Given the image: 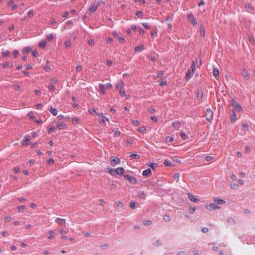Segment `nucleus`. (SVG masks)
<instances>
[{
    "label": "nucleus",
    "mask_w": 255,
    "mask_h": 255,
    "mask_svg": "<svg viewBox=\"0 0 255 255\" xmlns=\"http://www.w3.org/2000/svg\"><path fill=\"white\" fill-rule=\"evenodd\" d=\"M194 73V72H192V71L189 69L186 74L185 79L187 81H188L191 78L192 75Z\"/></svg>",
    "instance_id": "dca6fc26"
},
{
    "label": "nucleus",
    "mask_w": 255,
    "mask_h": 255,
    "mask_svg": "<svg viewBox=\"0 0 255 255\" xmlns=\"http://www.w3.org/2000/svg\"><path fill=\"white\" fill-rule=\"evenodd\" d=\"M248 39L250 42L252 44H254L255 41L254 38V37L252 35H249L248 36Z\"/></svg>",
    "instance_id": "a19ab883"
},
{
    "label": "nucleus",
    "mask_w": 255,
    "mask_h": 255,
    "mask_svg": "<svg viewBox=\"0 0 255 255\" xmlns=\"http://www.w3.org/2000/svg\"><path fill=\"white\" fill-rule=\"evenodd\" d=\"M96 115L99 117L98 121L100 125L104 126L106 125L105 122V116L102 113H96Z\"/></svg>",
    "instance_id": "20e7f679"
},
{
    "label": "nucleus",
    "mask_w": 255,
    "mask_h": 255,
    "mask_svg": "<svg viewBox=\"0 0 255 255\" xmlns=\"http://www.w3.org/2000/svg\"><path fill=\"white\" fill-rule=\"evenodd\" d=\"M116 205L117 207H118H118L122 208L123 206V203L120 201H117L116 202Z\"/></svg>",
    "instance_id": "603ef678"
},
{
    "label": "nucleus",
    "mask_w": 255,
    "mask_h": 255,
    "mask_svg": "<svg viewBox=\"0 0 255 255\" xmlns=\"http://www.w3.org/2000/svg\"><path fill=\"white\" fill-rule=\"evenodd\" d=\"M143 224L145 226H149L151 225L152 221L151 220H146L143 222Z\"/></svg>",
    "instance_id": "864d4df0"
},
{
    "label": "nucleus",
    "mask_w": 255,
    "mask_h": 255,
    "mask_svg": "<svg viewBox=\"0 0 255 255\" xmlns=\"http://www.w3.org/2000/svg\"><path fill=\"white\" fill-rule=\"evenodd\" d=\"M191 68V70L192 71V72H194V71L195 70V68H196V64H195V61L192 62Z\"/></svg>",
    "instance_id": "79ce46f5"
},
{
    "label": "nucleus",
    "mask_w": 255,
    "mask_h": 255,
    "mask_svg": "<svg viewBox=\"0 0 255 255\" xmlns=\"http://www.w3.org/2000/svg\"><path fill=\"white\" fill-rule=\"evenodd\" d=\"M195 64L198 67H200L202 65V60L200 58H198L196 59Z\"/></svg>",
    "instance_id": "473e14b6"
},
{
    "label": "nucleus",
    "mask_w": 255,
    "mask_h": 255,
    "mask_svg": "<svg viewBox=\"0 0 255 255\" xmlns=\"http://www.w3.org/2000/svg\"><path fill=\"white\" fill-rule=\"evenodd\" d=\"M88 112L91 114H96V111L95 110V109L94 108H89L88 109Z\"/></svg>",
    "instance_id": "052dcab7"
},
{
    "label": "nucleus",
    "mask_w": 255,
    "mask_h": 255,
    "mask_svg": "<svg viewBox=\"0 0 255 255\" xmlns=\"http://www.w3.org/2000/svg\"><path fill=\"white\" fill-rule=\"evenodd\" d=\"M119 94L121 96H125L126 99H128L130 97L129 95H128L126 94L125 90H124L123 89L119 91Z\"/></svg>",
    "instance_id": "5701e85b"
},
{
    "label": "nucleus",
    "mask_w": 255,
    "mask_h": 255,
    "mask_svg": "<svg viewBox=\"0 0 255 255\" xmlns=\"http://www.w3.org/2000/svg\"><path fill=\"white\" fill-rule=\"evenodd\" d=\"M172 125L175 129H179L181 127V124L179 121H176L173 123Z\"/></svg>",
    "instance_id": "f3484780"
},
{
    "label": "nucleus",
    "mask_w": 255,
    "mask_h": 255,
    "mask_svg": "<svg viewBox=\"0 0 255 255\" xmlns=\"http://www.w3.org/2000/svg\"><path fill=\"white\" fill-rule=\"evenodd\" d=\"M28 117L29 119L32 121H34L36 119L34 115V114L32 112H30L27 114Z\"/></svg>",
    "instance_id": "7c9ffc66"
},
{
    "label": "nucleus",
    "mask_w": 255,
    "mask_h": 255,
    "mask_svg": "<svg viewBox=\"0 0 255 255\" xmlns=\"http://www.w3.org/2000/svg\"><path fill=\"white\" fill-rule=\"evenodd\" d=\"M237 115L235 111H233L231 115V119L232 122H234L237 120Z\"/></svg>",
    "instance_id": "393cba45"
},
{
    "label": "nucleus",
    "mask_w": 255,
    "mask_h": 255,
    "mask_svg": "<svg viewBox=\"0 0 255 255\" xmlns=\"http://www.w3.org/2000/svg\"><path fill=\"white\" fill-rule=\"evenodd\" d=\"M214 202L216 204H224L225 203V201L223 199L216 198L214 200Z\"/></svg>",
    "instance_id": "4be33fe9"
},
{
    "label": "nucleus",
    "mask_w": 255,
    "mask_h": 255,
    "mask_svg": "<svg viewBox=\"0 0 255 255\" xmlns=\"http://www.w3.org/2000/svg\"><path fill=\"white\" fill-rule=\"evenodd\" d=\"M242 128L244 130H247L249 129V126L248 123H243L242 124Z\"/></svg>",
    "instance_id": "72a5a7b5"
},
{
    "label": "nucleus",
    "mask_w": 255,
    "mask_h": 255,
    "mask_svg": "<svg viewBox=\"0 0 255 255\" xmlns=\"http://www.w3.org/2000/svg\"><path fill=\"white\" fill-rule=\"evenodd\" d=\"M203 97V92L201 90H198L197 92V97L198 99L201 100Z\"/></svg>",
    "instance_id": "bb28decb"
},
{
    "label": "nucleus",
    "mask_w": 255,
    "mask_h": 255,
    "mask_svg": "<svg viewBox=\"0 0 255 255\" xmlns=\"http://www.w3.org/2000/svg\"><path fill=\"white\" fill-rule=\"evenodd\" d=\"M186 252L185 251H182L179 252L176 255H186Z\"/></svg>",
    "instance_id": "774afa93"
},
{
    "label": "nucleus",
    "mask_w": 255,
    "mask_h": 255,
    "mask_svg": "<svg viewBox=\"0 0 255 255\" xmlns=\"http://www.w3.org/2000/svg\"><path fill=\"white\" fill-rule=\"evenodd\" d=\"M188 196V197L189 198V199L193 202H194V203H197V202L199 201V199L195 196H194V195H192L191 193H188L187 194Z\"/></svg>",
    "instance_id": "ddd939ff"
},
{
    "label": "nucleus",
    "mask_w": 255,
    "mask_h": 255,
    "mask_svg": "<svg viewBox=\"0 0 255 255\" xmlns=\"http://www.w3.org/2000/svg\"><path fill=\"white\" fill-rule=\"evenodd\" d=\"M173 140V137L171 136H168L166 138V141L167 142H171Z\"/></svg>",
    "instance_id": "338daca9"
},
{
    "label": "nucleus",
    "mask_w": 255,
    "mask_h": 255,
    "mask_svg": "<svg viewBox=\"0 0 255 255\" xmlns=\"http://www.w3.org/2000/svg\"><path fill=\"white\" fill-rule=\"evenodd\" d=\"M110 164L112 166H115L120 163V160L118 157H111L110 158Z\"/></svg>",
    "instance_id": "7ed1b4c3"
},
{
    "label": "nucleus",
    "mask_w": 255,
    "mask_h": 255,
    "mask_svg": "<svg viewBox=\"0 0 255 255\" xmlns=\"http://www.w3.org/2000/svg\"><path fill=\"white\" fill-rule=\"evenodd\" d=\"M196 211V207H189V211L191 213L193 214L195 213Z\"/></svg>",
    "instance_id": "bf43d9fd"
},
{
    "label": "nucleus",
    "mask_w": 255,
    "mask_h": 255,
    "mask_svg": "<svg viewBox=\"0 0 255 255\" xmlns=\"http://www.w3.org/2000/svg\"><path fill=\"white\" fill-rule=\"evenodd\" d=\"M47 44V42L45 40L40 41L39 43V46L42 48H44Z\"/></svg>",
    "instance_id": "cd10ccee"
},
{
    "label": "nucleus",
    "mask_w": 255,
    "mask_h": 255,
    "mask_svg": "<svg viewBox=\"0 0 255 255\" xmlns=\"http://www.w3.org/2000/svg\"><path fill=\"white\" fill-rule=\"evenodd\" d=\"M34 11L33 10H30L28 11L27 15L29 17H31L34 15Z\"/></svg>",
    "instance_id": "4d7b16f0"
},
{
    "label": "nucleus",
    "mask_w": 255,
    "mask_h": 255,
    "mask_svg": "<svg viewBox=\"0 0 255 255\" xmlns=\"http://www.w3.org/2000/svg\"><path fill=\"white\" fill-rule=\"evenodd\" d=\"M57 82V80L56 78H52L50 80V84L54 85Z\"/></svg>",
    "instance_id": "5fc2aeb1"
},
{
    "label": "nucleus",
    "mask_w": 255,
    "mask_h": 255,
    "mask_svg": "<svg viewBox=\"0 0 255 255\" xmlns=\"http://www.w3.org/2000/svg\"><path fill=\"white\" fill-rule=\"evenodd\" d=\"M124 177L125 179H128L129 181V182H130L131 183H132L133 184H135L137 182L136 179L135 177H132V176H131L130 175H124Z\"/></svg>",
    "instance_id": "39448f33"
},
{
    "label": "nucleus",
    "mask_w": 255,
    "mask_h": 255,
    "mask_svg": "<svg viewBox=\"0 0 255 255\" xmlns=\"http://www.w3.org/2000/svg\"><path fill=\"white\" fill-rule=\"evenodd\" d=\"M230 104L234 108V111H241L243 110V109L242 107L240 106L239 103L236 101L235 99H232L230 101Z\"/></svg>",
    "instance_id": "f257e3e1"
},
{
    "label": "nucleus",
    "mask_w": 255,
    "mask_h": 255,
    "mask_svg": "<svg viewBox=\"0 0 255 255\" xmlns=\"http://www.w3.org/2000/svg\"><path fill=\"white\" fill-rule=\"evenodd\" d=\"M137 130L140 133H145V132L146 131V129L145 128V127H141L139 128H138Z\"/></svg>",
    "instance_id": "2f4dec72"
},
{
    "label": "nucleus",
    "mask_w": 255,
    "mask_h": 255,
    "mask_svg": "<svg viewBox=\"0 0 255 255\" xmlns=\"http://www.w3.org/2000/svg\"><path fill=\"white\" fill-rule=\"evenodd\" d=\"M213 75L215 77H217L219 74V70L217 68H214L213 72Z\"/></svg>",
    "instance_id": "c9c22d12"
},
{
    "label": "nucleus",
    "mask_w": 255,
    "mask_h": 255,
    "mask_svg": "<svg viewBox=\"0 0 255 255\" xmlns=\"http://www.w3.org/2000/svg\"><path fill=\"white\" fill-rule=\"evenodd\" d=\"M131 122L135 126H138L140 124L139 122L137 120H133Z\"/></svg>",
    "instance_id": "e2e57ef3"
},
{
    "label": "nucleus",
    "mask_w": 255,
    "mask_h": 255,
    "mask_svg": "<svg viewBox=\"0 0 255 255\" xmlns=\"http://www.w3.org/2000/svg\"><path fill=\"white\" fill-rule=\"evenodd\" d=\"M31 51V48L30 47H25L22 51L23 53H29Z\"/></svg>",
    "instance_id": "37998d69"
},
{
    "label": "nucleus",
    "mask_w": 255,
    "mask_h": 255,
    "mask_svg": "<svg viewBox=\"0 0 255 255\" xmlns=\"http://www.w3.org/2000/svg\"><path fill=\"white\" fill-rule=\"evenodd\" d=\"M164 164L165 166H172L173 165L172 162H171V161H169V160H166V161H165V162H164Z\"/></svg>",
    "instance_id": "49530a36"
},
{
    "label": "nucleus",
    "mask_w": 255,
    "mask_h": 255,
    "mask_svg": "<svg viewBox=\"0 0 255 255\" xmlns=\"http://www.w3.org/2000/svg\"><path fill=\"white\" fill-rule=\"evenodd\" d=\"M57 128L60 130L66 129L67 128V125L64 122H60L56 125Z\"/></svg>",
    "instance_id": "423d86ee"
},
{
    "label": "nucleus",
    "mask_w": 255,
    "mask_h": 255,
    "mask_svg": "<svg viewBox=\"0 0 255 255\" xmlns=\"http://www.w3.org/2000/svg\"><path fill=\"white\" fill-rule=\"evenodd\" d=\"M55 222L59 226L65 225L66 219L61 218H57L55 219Z\"/></svg>",
    "instance_id": "6e6552de"
},
{
    "label": "nucleus",
    "mask_w": 255,
    "mask_h": 255,
    "mask_svg": "<svg viewBox=\"0 0 255 255\" xmlns=\"http://www.w3.org/2000/svg\"><path fill=\"white\" fill-rule=\"evenodd\" d=\"M157 78H161L163 76L164 72L163 71H159L157 72Z\"/></svg>",
    "instance_id": "a18cd8bd"
},
{
    "label": "nucleus",
    "mask_w": 255,
    "mask_h": 255,
    "mask_svg": "<svg viewBox=\"0 0 255 255\" xmlns=\"http://www.w3.org/2000/svg\"><path fill=\"white\" fill-rule=\"evenodd\" d=\"M35 107L37 109H41L43 107V105H42V104H41L40 103L37 104L35 105Z\"/></svg>",
    "instance_id": "0e129e2a"
},
{
    "label": "nucleus",
    "mask_w": 255,
    "mask_h": 255,
    "mask_svg": "<svg viewBox=\"0 0 255 255\" xmlns=\"http://www.w3.org/2000/svg\"><path fill=\"white\" fill-rule=\"evenodd\" d=\"M114 132V136L115 137H119L120 136V132L116 129V130H113Z\"/></svg>",
    "instance_id": "de8ad7c7"
},
{
    "label": "nucleus",
    "mask_w": 255,
    "mask_h": 255,
    "mask_svg": "<svg viewBox=\"0 0 255 255\" xmlns=\"http://www.w3.org/2000/svg\"><path fill=\"white\" fill-rule=\"evenodd\" d=\"M187 17L189 20L193 24V25L197 24V22L196 20L192 14H188Z\"/></svg>",
    "instance_id": "1a4fd4ad"
},
{
    "label": "nucleus",
    "mask_w": 255,
    "mask_h": 255,
    "mask_svg": "<svg viewBox=\"0 0 255 255\" xmlns=\"http://www.w3.org/2000/svg\"><path fill=\"white\" fill-rule=\"evenodd\" d=\"M206 208L209 210H216L220 208V207L213 203H210L206 206Z\"/></svg>",
    "instance_id": "0eeeda50"
},
{
    "label": "nucleus",
    "mask_w": 255,
    "mask_h": 255,
    "mask_svg": "<svg viewBox=\"0 0 255 255\" xmlns=\"http://www.w3.org/2000/svg\"><path fill=\"white\" fill-rule=\"evenodd\" d=\"M87 43L89 45L93 46L95 44V42L93 39H89L87 41Z\"/></svg>",
    "instance_id": "680f3d73"
},
{
    "label": "nucleus",
    "mask_w": 255,
    "mask_h": 255,
    "mask_svg": "<svg viewBox=\"0 0 255 255\" xmlns=\"http://www.w3.org/2000/svg\"><path fill=\"white\" fill-rule=\"evenodd\" d=\"M48 238L49 239H52L55 236L56 233L53 230H50L48 231Z\"/></svg>",
    "instance_id": "412c9836"
},
{
    "label": "nucleus",
    "mask_w": 255,
    "mask_h": 255,
    "mask_svg": "<svg viewBox=\"0 0 255 255\" xmlns=\"http://www.w3.org/2000/svg\"><path fill=\"white\" fill-rule=\"evenodd\" d=\"M71 121L74 125L79 124L80 123V119L78 117H72Z\"/></svg>",
    "instance_id": "aec40b11"
},
{
    "label": "nucleus",
    "mask_w": 255,
    "mask_h": 255,
    "mask_svg": "<svg viewBox=\"0 0 255 255\" xmlns=\"http://www.w3.org/2000/svg\"><path fill=\"white\" fill-rule=\"evenodd\" d=\"M116 174L122 175L124 173V170L123 167H118L115 169Z\"/></svg>",
    "instance_id": "b1692460"
},
{
    "label": "nucleus",
    "mask_w": 255,
    "mask_h": 255,
    "mask_svg": "<svg viewBox=\"0 0 255 255\" xmlns=\"http://www.w3.org/2000/svg\"><path fill=\"white\" fill-rule=\"evenodd\" d=\"M49 110L51 112V113L54 116H56L57 114V110L55 108H53L51 107L49 109Z\"/></svg>",
    "instance_id": "c85d7f7f"
},
{
    "label": "nucleus",
    "mask_w": 255,
    "mask_h": 255,
    "mask_svg": "<svg viewBox=\"0 0 255 255\" xmlns=\"http://www.w3.org/2000/svg\"><path fill=\"white\" fill-rule=\"evenodd\" d=\"M26 207L24 205L19 206L17 207V209L19 212H23L25 209H26Z\"/></svg>",
    "instance_id": "ea45409f"
},
{
    "label": "nucleus",
    "mask_w": 255,
    "mask_h": 255,
    "mask_svg": "<svg viewBox=\"0 0 255 255\" xmlns=\"http://www.w3.org/2000/svg\"><path fill=\"white\" fill-rule=\"evenodd\" d=\"M231 187L232 189L236 190L239 188V186L238 184L234 183V184H232Z\"/></svg>",
    "instance_id": "69168bd1"
},
{
    "label": "nucleus",
    "mask_w": 255,
    "mask_h": 255,
    "mask_svg": "<svg viewBox=\"0 0 255 255\" xmlns=\"http://www.w3.org/2000/svg\"><path fill=\"white\" fill-rule=\"evenodd\" d=\"M163 219L165 222H169L171 219L169 216L165 215L163 217Z\"/></svg>",
    "instance_id": "09e8293b"
},
{
    "label": "nucleus",
    "mask_w": 255,
    "mask_h": 255,
    "mask_svg": "<svg viewBox=\"0 0 255 255\" xmlns=\"http://www.w3.org/2000/svg\"><path fill=\"white\" fill-rule=\"evenodd\" d=\"M180 136L182 138V139L183 140H186V139H188V137L186 136L185 133H184V132H181L180 133Z\"/></svg>",
    "instance_id": "8fccbe9b"
},
{
    "label": "nucleus",
    "mask_w": 255,
    "mask_h": 255,
    "mask_svg": "<svg viewBox=\"0 0 255 255\" xmlns=\"http://www.w3.org/2000/svg\"><path fill=\"white\" fill-rule=\"evenodd\" d=\"M117 39L118 40V41L119 43H125L126 42V40H125V38H123V37L119 36Z\"/></svg>",
    "instance_id": "58836bf2"
},
{
    "label": "nucleus",
    "mask_w": 255,
    "mask_h": 255,
    "mask_svg": "<svg viewBox=\"0 0 255 255\" xmlns=\"http://www.w3.org/2000/svg\"><path fill=\"white\" fill-rule=\"evenodd\" d=\"M144 49V46L141 45L138 46H136L134 48L135 52H139L142 51Z\"/></svg>",
    "instance_id": "a878e982"
},
{
    "label": "nucleus",
    "mask_w": 255,
    "mask_h": 255,
    "mask_svg": "<svg viewBox=\"0 0 255 255\" xmlns=\"http://www.w3.org/2000/svg\"><path fill=\"white\" fill-rule=\"evenodd\" d=\"M136 15L138 18H141L143 15V13L141 11H138L136 12Z\"/></svg>",
    "instance_id": "3c124183"
},
{
    "label": "nucleus",
    "mask_w": 255,
    "mask_h": 255,
    "mask_svg": "<svg viewBox=\"0 0 255 255\" xmlns=\"http://www.w3.org/2000/svg\"><path fill=\"white\" fill-rule=\"evenodd\" d=\"M213 112L212 110L210 109H207L205 113V117H206L207 120L210 122L213 119Z\"/></svg>",
    "instance_id": "f03ea898"
},
{
    "label": "nucleus",
    "mask_w": 255,
    "mask_h": 255,
    "mask_svg": "<svg viewBox=\"0 0 255 255\" xmlns=\"http://www.w3.org/2000/svg\"><path fill=\"white\" fill-rule=\"evenodd\" d=\"M124 86V84L122 80H119L116 83V87L119 91L123 89Z\"/></svg>",
    "instance_id": "f8f14e48"
},
{
    "label": "nucleus",
    "mask_w": 255,
    "mask_h": 255,
    "mask_svg": "<svg viewBox=\"0 0 255 255\" xmlns=\"http://www.w3.org/2000/svg\"><path fill=\"white\" fill-rule=\"evenodd\" d=\"M152 172L150 169H147L143 171L142 175L144 176L149 177L151 175Z\"/></svg>",
    "instance_id": "2eb2a0df"
},
{
    "label": "nucleus",
    "mask_w": 255,
    "mask_h": 255,
    "mask_svg": "<svg viewBox=\"0 0 255 255\" xmlns=\"http://www.w3.org/2000/svg\"><path fill=\"white\" fill-rule=\"evenodd\" d=\"M71 41H69V40H67L65 42V45L66 46V47L67 48H68V47H70L71 46Z\"/></svg>",
    "instance_id": "13d9d810"
},
{
    "label": "nucleus",
    "mask_w": 255,
    "mask_h": 255,
    "mask_svg": "<svg viewBox=\"0 0 255 255\" xmlns=\"http://www.w3.org/2000/svg\"><path fill=\"white\" fill-rule=\"evenodd\" d=\"M99 5H96V4H92L91 5V6L89 8L88 10L90 12H94L98 8Z\"/></svg>",
    "instance_id": "6ab92c4d"
},
{
    "label": "nucleus",
    "mask_w": 255,
    "mask_h": 255,
    "mask_svg": "<svg viewBox=\"0 0 255 255\" xmlns=\"http://www.w3.org/2000/svg\"><path fill=\"white\" fill-rule=\"evenodd\" d=\"M46 37L48 41H52L54 38L53 34L52 33L48 34L47 35Z\"/></svg>",
    "instance_id": "e433bc0d"
},
{
    "label": "nucleus",
    "mask_w": 255,
    "mask_h": 255,
    "mask_svg": "<svg viewBox=\"0 0 255 255\" xmlns=\"http://www.w3.org/2000/svg\"><path fill=\"white\" fill-rule=\"evenodd\" d=\"M30 140V137L29 135H26L24 139L22 141V144L23 145H28L29 144Z\"/></svg>",
    "instance_id": "9d476101"
},
{
    "label": "nucleus",
    "mask_w": 255,
    "mask_h": 255,
    "mask_svg": "<svg viewBox=\"0 0 255 255\" xmlns=\"http://www.w3.org/2000/svg\"><path fill=\"white\" fill-rule=\"evenodd\" d=\"M116 169H113L110 167H108L107 170L109 173L112 176H114L116 174Z\"/></svg>",
    "instance_id": "c756f323"
},
{
    "label": "nucleus",
    "mask_w": 255,
    "mask_h": 255,
    "mask_svg": "<svg viewBox=\"0 0 255 255\" xmlns=\"http://www.w3.org/2000/svg\"><path fill=\"white\" fill-rule=\"evenodd\" d=\"M99 92L102 94L104 95L106 94V88L105 85L103 84L100 83L99 84Z\"/></svg>",
    "instance_id": "4468645a"
},
{
    "label": "nucleus",
    "mask_w": 255,
    "mask_h": 255,
    "mask_svg": "<svg viewBox=\"0 0 255 255\" xmlns=\"http://www.w3.org/2000/svg\"><path fill=\"white\" fill-rule=\"evenodd\" d=\"M56 130V128L54 125H49L47 127V131L49 134L52 132H54Z\"/></svg>",
    "instance_id": "9b49d317"
},
{
    "label": "nucleus",
    "mask_w": 255,
    "mask_h": 255,
    "mask_svg": "<svg viewBox=\"0 0 255 255\" xmlns=\"http://www.w3.org/2000/svg\"><path fill=\"white\" fill-rule=\"evenodd\" d=\"M2 55L4 57H8L10 56V53L8 50H5L2 51Z\"/></svg>",
    "instance_id": "f704fd0d"
},
{
    "label": "nucleus",
    "mask_w": 255,
    "mask_h": 255,
    "mask_svg": "<svg viewBox=\"0 0 255 255\" xmlns=\"http://www.w3.org/2000/svg\"><path fill=\"white\" fill-rule=\"evenodd\" d=\"M180 174L179 173H175L173 176L174 179L177 180V181H179L180 178Z\"/></svg>",
    "instance_id": "c03bdc74"
},
{
    "label": "nucleus",
    "mask_w": 255,
    "mask_h": 255,
    "mask_svg": "<svg viewBox=\"0 0 255 255\" xmlns=\"http://www.w3.org/2000/svg\"><path fill=\"white\" fill-rule=\"evenodd\" d=\"M242 75L245 79H246V80L249 79L250 74L247 70H244L242 72Z\"/></svg>",
    "instance_id": "a211bd4d"
},
{
    "label": "nucleus",
    "mask_w": 255,
    "mask_h": 255,
    "mask_svg": "<svg viewBox=\"0 0 255 255\" xmlns=\"http://www.w3.org/2000/svg\"><path fill=\"white\" fill-rule=\"evenodd\" d=\"M130 157L132 158V159H139L140 158V156L137 154H135V153H133V154H131L130 155Z\"/></svg>",
    "instance_id": "4c0bfd02"
},
{
    "label": "nucleus",
    "mask_w": 255,
    "mask_h": 255,
    "mask_svg": "<svg viewBox=\"0 0 255 255\" xmlns=\"http://www.w3.org/2000/svg\"><path fill=\"white\" fill-rule=\"evenodd\" d=\"M200 28L201 35L202 36H204V34H205V28L203 26H200Z\"/></svg>",
    "instance_id": "6e6d98bb"
}]
</instances>
